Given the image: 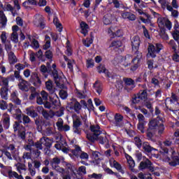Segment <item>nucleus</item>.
Segmentation results:
<instances>
[{
    "label": "nucleus",
    "instance_id": "79ce46f5",
    "mask_svg": "<svg viewBox=\"0 0 179 179\" xmlns=\"http://www.w3.org/2000/svg\"><path fill=\"white\" fill-rule=\"evenodd\" d=\"M66 55H68V57H71V55H72V49L71 48V44L69 43V41H66Z\"/></svg>",
    "mask_w": 179,
    "mask_h": 179
},
{
    "label": "nucleus",
    "instance_id": "473e14b6",
    "mask_svg": "<svg viewBox=\"0 0 179 179\" xmlns=\"http://www.w3.org/2000/svg\"><path fill=\"white\" fill-rule=\"evenodd\" d=\"M51 47V38L48 36L45 37V44L43 46V50H48Z\"/></svg>",
    "mask_w": 179,
    "mask_h": 179
},
{
    "label": "nucleus",
    "instance_id": "4c0bfd02",
    "mask_svg": "<svg viewBox=\"0 0 179 179\" xmlns=\"http://www.w3.org/2000/svg\"><path fill=\"white\" fill-rule=\"evenodd\" d=\"M8 170V176L9 178H16L17 177V173L16 171H12V167L6 168Z\"/></svg>",
    "mask_w": 179,
    "mask_h": 179
},
{
    "label": "nucleus",
    "instance_id": "49530a36",
    "mask_svg": "<svg viewBox=\"0 0 179 179\" xmlns=\"http://www.w3.org/2000/svg\"><path fill=\"white\" fill-rule=\"evenodd\" d=\"M0 38L1 40L2 44L3 43H6V41H8V35H6V31H3L1 32Z\"/></svg>",
    "mask_w": 179,
    "mask_h": 179
},
{
    "label": "nucleus",
    "instance_id": "aec40b11",
    "mask_svg": "<svg viewBox=\"0 0 179 179\" xmlns=\"http://www.w3.org/2000/svg\"><path fill=\"white\" fill-rule=\"evenodd\" d=\"M108 33L113 37H121L122 36V31L120 29H117L116 27H110L108 29Z\"/></svg>",
    "mask_w": 179,
    "mask_h": 179
},
{
    "label": "nucleus",
    "instance_id": "0e129e2a",
    "mask_svg": "<svg viewBox=\"0 0 179 179\" xmlns=\"http://www.w3.org/2000/svg\"><path fill=\"white\" fill-rule=\"evenodd\" d=\"M45 57L48 58V59H52V57H53L52 49L47 50L45 52Z\"/></svg>",
    "mask_w": 179,
    "mask_h": 179
},
{
    "label": "nucleus",
    "instance_id": "ddd939ff",
    "mask_svg": "<svg viewBox=\"0 0 179 179\" xmlns=\"http://www.w3.org/2000/svg\"><path fill=\"white\" fill-rule=\"evenodd\" d=\"M160 120H163L160 117H157L156 119L152 120L148 123V129L150 131H157V128L160 125Z\"/></svg>",
    "mask_w": 179,
    "mask_h": 179
},
{
    "label": "nucleus",
    "instance_id": "f257e3e1",
    "mask_svg": "<svg viewBox=\"0 0 179 179\" xmlns=\"http://www.w3.org/2000/svg\"><path fill=\"white\" fill-rule=\"evenodd\" d=\"M143 149L144 152H147L148 153H150V152L154 150L155 153L152 154V157H155V159H163L164 162H169L170 166H172L173 167H176V166H178L179 164L178 157H173L174 155H176L175 150H172L171 151L172 155V161H170V157H169V150L167 149H163L162 151L160 152V154H159V151L150 147V145L148 142H144L143 143Z\"/></svg>",
    "mask_w": 179,
    "mask_h": 179
},
{
    "label": "nucleus",
    "instance_id": "c03bdc74",
    "mask_svg": "<svg viewBox=\"0 0 179 179\" xmlns=\"http://www.w3.org/2000/svg\"><path fill=\"white\" fill-rule=\"evenodd\" d=\"M3 44H4L5 50L7 51L8 54V52H12V44L10 41H7L6 43H3Z\"/></svg>",
    "mask_w": 179,
    "mask_h": 179
},
{
    "label": "nucleus",
    "instance_id": "e433bc0d",
    "mask_svg": "<svg viewBox=\"0 0 179 179\" xmlns=\"http://www.w3.org/2000/svg\"><path fill=\"white\" fill-rule=\"evenodd\" d=\"M99 73H105L108 76V78H110V73L107 69H106V67L103 65H100L97 68Z\"/></svg>",
    "mask_w": 179,
    "mask_h": 179
},
{
    "label": "nucleus",
    "instance_id": "e2e57ef3",
    "mask_svg": "<svg viewBox=\"0 0 179 179\" xmlns=\"http://www.w3.org/2000/svg\"><path fill=\"white\" fill-rule=\"evenodd\" d=\"M59 96L61 97V99H62V100H65V99L68 97V92H66V91L64 90H62L59 92Z\"/></svg>",
    "mask_w": 179,
    "mask_h": 179
},
{
    "label": "nucleus",
    "instance_id": "423d86ee",
    "mask_svg": "<svg viewBox=\"0 0 179 179\" xmlns=\"http://www.w3.org/2000/svg\"><path fill=\"white\" fill-rule=\"evenodd\" d=\"M161 50H163V45H162L161 43L150 45L148 47V53L147 55V57H151V58H155L156 57V54H159Z\"/></svg>",
    "mask_w": 179,
    "mask_h": 179
},
{
    "label": "nucleus",
    "instance_id": "6e6552de",
    "mask_svg": "<svg viewBox=\"0 0 179 179\" xmlns=\"http://www.w3.org/2000/svg\"><path fill=\"white\" fill-rule=\"evenodd\" d=\"M12 33L10 36V40L14 44H17L19 43V34H17V31H19V27L17 25H14L12 27Z\"/></svg>",
    "mask_w": 179,
    "mask_h": 179
},
{
    "label": "nucleus",
    "instance_id": "393cba45",
    "mask_svg": "<svg viewBox=\"0 0 179 179\" xmlns=\"http://www.w3.org/2000/svg\"><path fill=\"white\" fill-rule=\"evenodd\" d=\"M15 167L17 169V171H18L20 174H23V173H26V171H27V168L24 164L17 163L15 164Z\"/></svg>",
    "mask_w": 179,
    "mask_h": 179
},
{
    "label": "nucleus",
    "instance_id": "6e6d98bb",
    "mask_svg": "<svg viewBox=\"0 0 179 179\" xmlns=\"http://www.w3.org/2000/svg\"><path fill=\"white\" fill-rule=\"evenodd\" d=\"M171 103H176V108H179V103L177 102V96L174 93H171V97L170 99Z\"/></svg>",
    "mask_w": 179,
    "mask_h": 179
},
{
    "label": "nucleus",
    "instance_id": "de8ad7c7",
    "mask_svg": "<svg viewBox=\"0 0 179 179\" xmlns=\"http://www.w3.org/2000/svg\"><path fill=\"white\" fill-rule=\"evenodd\" d=\"M94 87L96 90V92L100 94L101 93V91L103 90L101 88V86L100 85V82L96 81L94 84Z\"/></svg>",
    "mask_w": 179,
    "mask_h": 179
},
{
    "label": "nucleus",
    "instance_id": "f704fd0d",
    "mask_svg": "<svg viewBox=\"0 0 179 179\" xmlns=\"http://www.w3.org/2000/svg\"><path fill=\"white\" fill-rule=\"evenodd\" d=\"M59 163H61V159L58 157L53 158L50 162L51 166L55 170H57V166H58Z\"/></svg>",
    "mask_w": 179,
    "mask_h": 179
},
{
    "label": "nucleus",
    "instance_id": "6ab92c4d",
    "mask_svg": "<svg viewBox=\"0 0 179 179\" xmlns=\"http://www.w3.org/2000/svg\"><path fill=\"white\" fill-rule=\"evenodd\" d=\"M109 164L110 167H114V169H116L117 171H120V173H124V171L122 170V166H121V164L118 163L114 158H110L109 160Z\"/></svg>",
    "mask_w": 179,
    "mask_h": 179
},
{
    "label": "nucleus",
    "instance_id": "cd10ccee",
    "mask_svg": "<svg viewBox=\"0 0 179 179\" xmlns=\"http://www.w3.org/2000/svg\"><path fill=\"white\" fill-rule=\"evenodd\" d=\"M3 127L4 128H6V129H8V128H9V126L10 125V117L8 114H4L3 116Z\"/></svg>",
    "mask_w": 179,
    "mask_h": 179
},
{
    "label": "nucleus",
    "instance_id": "dca6fc26",
    "mask_svg": "<svg viewBox=\"0 0 179 179\" xmlns=\"http://www.w3.org/2000/svg\"><path fill=\"white\" fill-rule=\"evenodd\" d=\"M145 169H149L150 171H155V168L152 166V162L149 159L140 163L139 170H145Z\"/></svg>",
    "mask_w": 179,
    "mask_h": 179
},
{
    "label": "nucleus",
    "instance_id": "ea45409f",
    "mask_svg": "<svg viewBox=\"0 0 179 179\" xmlns=\"http://www.w3.org/2000/svg\"><path fill=\"white\" fill-rule=\"evenodd\" d=\"M48 114H49V118H54V117H62V115H64V112L57 111L56 113H54V111L50 110L48 112Z\"/></svg>",
    "mask_w": 179,
    "mask_h": 179
},
{
    "label": "nucleus",
    "instance_id": "39448f33",
    "mask_svg": "<svg viewBox=\"0 0 179 179\" xmlns=\"http://www.w3.org/2000/svg\"><path fill=\"white\" fill-rule=\"evenodd\" d=\"M152 13L155 16V17H158L157 23L160 29H164V27H166L168 30H171V22L169 20V19L163 17H159V13L153 11L151 10Z\"/></svg>",
    "mask_w": 179,
    "mask_h": 179
},
{
    "label": "nucleus",
    "instance_id": "c9c22d12",
    "mask_svg": "<svg viewBox=\"0 0 179 179\" xmlns=\"http://www.w3.org/2000/svg\"><path fill=\"white\" fill-rule=\"evenodd\" d=\"M64 60L67 62V66L70 71L73 70V65H75V60H69L66 56L64 55Z\"/></svg>",
    "mask_w": 179,
    "mask_h": 179
},
{
    "label": "nucleus",
    "instance_id": "37998d69",
    "mask_svg": "<svg viewBox=\"0 0 179 179\" xmlns=\"http://www.w3.org/2000/svg\"><path fill=\"white\" fill-rule=\"evenodd\" d=\"M29 5H37L36 0H27L22 3V6L24 8H29Z\"/></svg>",
    "mask_w": 179,
    "mask_h": 179
},
{
    "label": "nucleus",
    "instance_id": "603ef678",
    "mask_svg": "<svg viewBox=\"0 0 179 179\" xmlns=\"http://www.w3.org/2000/svg\"><path fill=\"white\" fill-rule=\"evenodd\" d=\"M86 66L87 68H93L94 66V60L91 58H88L86 60Z\"/></svg>",
    "mask_w": 179,
    "mask_h": 179
},
{
    "label": "nucleus",
    "instance_id": "a878e982",
    "mask_svg": "<svg viewBox=\"0 0 179 179\" xmlns=\"http://www.w3.org/2000/svg\"><path fill=\"white\" fill-rule=\"evenodd\" d=\"M125 157L127 160L129 167L131 171H134V167H135V161L129 155H125Z\"/></svg>",
    "mask_w": 179,
    "mask_h": 179
},
{
    "label": "nucleus",
    "instance_id": "9b49d317",
    "mask_svg": "<svg viewBox=\"0 0 179 179\" xmlns=\"http://www.w3.org/2000/svg\"><path fill=\"white\" fill-rule=\"evenodd\" d=\"M73 129L75 134H80L78 128L82 125V118L79 117L78 115H73Z\"/></svg>",
    "mask_w": 179,
    "mask_h": 179
},
{
    "label": "nucleus",
    "instance_id": "09e8293b",
    "mask_svg": "<svg viewBox=\"0 0 179 179\" xmlns=\"http://www.w3.org/2000/svg\"><path fill=\"white\" fill-rule=\"evenodd\" d=\"M157 129L159 135H162V134L164 132V124H163V120H159V126H158Z\"/></svg>",
    "mask_w": 179,
    "mask_h": 179
},
{
    "label": "nucleus",
    "instance_id": "72a5a7b5",
    "mask_svg": "<svg viewBox=\"0 0 179 179\" xmlns=\"http://www.w3.org/2000/svg\"><path fill=\"white\" fill-rule=\"evenodd\" d=\"M137 96L140 100H142L143 101H146L148 100V92H146V90L141 91Z\"/></svg>",
    "mask_w": 179,
    "mask_h": 179
},
{
    "label": "nucleus",
    "instance_id": "680f3d73",
    "mask_svg": "<svg viewBox=\"0 0 179 179\" xmlns=\"http://www.w3.org/2000/svg\"><path fill=\"white\" fill-rule=\"evenodd\" d=\"M83 43L85 47H90V45L93 43V39L87 38L86 40H83Z\"/></svg>",
    "mask_w": 179,
    "mask_h": 179
},
{
    "label": "nucleus",
    "instance_id": "774afa93",
    "mask_svg": "<svg viewBox=\"0 0 179 179\" xmlns=\"http://www.w3.org/2000/svg\"><path fill=\"white\" fill-rule=\"evenodd\" d=\"M41 97L44 100V101H47L48 100V93L45 91H42L41 92Z\"/></svg>",
    "mask_w": 179,
    "mask_h": 179
},
{
    "label": "nucleus",
    "instance_id": "4d7b16f0",
    "mask_svg": "<svg viewBox=\"0 0 179 179\" xmlns=\"http://www.w3.org/2000/svg\"><path fill=\"white\" fill-rule=\"evenodd\" d=\"M124 82L127 86H134L135 82L131 78H124Z\"/></svg>",
    "mask_w": 179,
    "mask_h": 179
},
{
    "label": "nucleus",
    "instance_id": "7ed1b4c3",
    "mask_svg": "<svg viewBox=\"0 0 179 179\" xmlns=\"http://www.w3.org/2000/svg\"><path fill=\"white\" fill-rule=\"evenodd\" d=\"M91 134H87V138L91 142H94V141H99V143L101 145H104V143H107L108 141L107 140V138L103 137L101 135V130L100 129V127L99 126H94L92 125L90 127Z\"/></svg>",
    "mask_w": 179,
    "mask_h": 179
},
{
    "label": "nucleus",
    "instance_id": "3c124183",
    "mask_svg": "<svg viewBox=\"0 0 179 179\" xmlns=\"http://www.w3.org/2000/svg\"><path fill=\"white\" fill-rule=\"evenodd\" d=\"M148 124V122H138V129L141 131L142 134H145V125Z\"/></svg>",
    "mask_w": 179,
    "mask_h": 179
},
{
    "label": "nucleus",
    "instance_id": "bb28decb",
    "mask_svg": "<svg viewBox=\"0 0 179 179\" xmlns=\"http://www.w3.org/2000/svg\"><path fill=\"white\" fill-rule=\"evenodd\" d=\"M9 92V90L8 89V87H3L0 90V96L1 99H3L4 100H8V93Z\"/></svg>",
    "mask_w": 179,
    "mask_h": 179
},
{
    "label": "nucleus",
    "instance_id": "13d9d810",
    "mask_svg": "<svg viewBox=\"0 0 179 179\" xmlns=\"http://www.w3.org/2000/svg\"><path fill=\"white\" fill-rule=\"evenodd\" d=\"M134 143L140 149V148H142V140L139 138V137H135L134 138Z\"/></svg>",
    "mask_w": 179,
    "mask_h": 179
},
{
    "label": "nucleus",
    "instance_id": "4468645a",
    "mask_svg": "<svg viewBox=\"0 0 179 179\" xmlns=\"http://www.w3.org/2000/svg\"><path fill=\"white\" fill-rule=\"evenodd\" d=\"M49 99L52 103V108H57L61 106V102H59V98L57 94H50Z\"/></svg>",
    "mask_w": 179,
    "mask_h": 179
},
{
    "label": "nucleus",
    "instance_id": "4be33fe9",
    "mask_svg": "<svg viewBox=\"0 0 179 179\" xmlns=\"http://www.w3.org/2000/svg\"><path fill=\"white\" fill-rule=\"evenodd\" d=\"M8 23V18L3 13V11L0 10V29H5L6 24Z\"/></svg>",
    "mask_w": 179,
    "mask_h": 179
},
{
    "label": "nucleus",
    "instance_id": "8fccbe9b",
    "mask_svg": "<svg viewBox=\"0 0 179 179\" xmlns=\"http://www.w3.org/2000/svg\"><path fill=\"white\" fill-rule=\"evenodd\" d=\"M110 47H114V48H120V47H122V42L120 41H113Z\"/></svg>",
    "mask_w": 179,
    "mask_h": 179
},
{
    "label": "nucleus",
    "instance_id": "bf43d9fd",
    "mask_svg": "<svg viewBox=\"0 0 179 179\" xmlns=\"http://www.w3.org/2000/svg\"><path fill=\"white\" fill-rule=\"evenodd\" d=\"M155 132L156 131L150 130V129H148L147 131V137L148 138V139H152L153 136H155Z\"/></svg>",
    "mask_w": 179,
    "mask_h": 179
},
{
    "label": "nucleus",
    "instance_id": "2eb2a0df",
    "mask_svg": "<svg viewBox=\"0 0 179 179\" xmlns=\"http://www.w3.org/2000/svg\"><path fill=\"white\" fill-rule=\"evenodd\" d=\"M73 154L74 156L80 155V158L83 160H87V159H89V155L85 152H83L80 147L76 148V149L73 151Z\"/></svg>",
    "mask_w": 179,
    "mask_h": 179
},
{
    "label": "nucleus",
    "instance_id": "a211bd4d",
    "mask_svg": "<svg viewBox=\"0 0 179 179\" xmlns=\"http://www.w3.org/2000/svg\"><path fill=\"white\" fill-rule=\"evenodd\" d=\"M139 45H141V39L139 36H136L131 39V47L134 51H138L139 50Z\"/></svg>",
    "mask_w": 179,
    "mask_h": 179
},
{
    "label": "nucleus",
    "instance_id": "b1692460",
    "mask_svg": "<svg viewBox=\"0 0 179 179\" xmlns=\"http://www.w3.org/2000/svg\"><path fill=\"white\" fill-rule=\"evenodd\" d=\"M45 87L49 91L50 94H55V88H54V85L52 81L48 80L45 82Z\"/></svg>",
    "mask_w": 179,
    "mask_h": 179
},
{
    "label": "nucleus",
    "instance_id": "f03ea898",
    "mask_svg": "<svg viewBox=\"0 0 179 179\" xmlns=\"http://www.w3.org/2000/svg\"><path fill=\"white\" fill-rule=\"evenodd\" d=\"M142 59V53L137 52V56L135 58H132L131 55H127L124 57L122 56H119L116 57L113 61L114 65H120V66H129L131 64H134V66H131V71H136L139 65L141 64V61Z\"/></svg>",
    "mask_w": 179,
    "mask_h": 179
},
{
    "label": "nucleus",
    "instance_id": "5fc2aeb1",
    "mask_svg": "<svg viewBox=\"0 0 179 179\" xmlns=\"http://www.w3.org/2000/svg\"><path fill=\"white\" fill-rule=\"evenodd\" d=\"M31 78L34 79L35 82H36V83L41 85V80H40V78H38V75L37 74V73H32Z\"/></svg>",
    "mask_w": 179,
    "mask_h": 179
},
{
    "label": "nucleus",
    "instance_id": "864d4df0",
    "mask_svg": "<svg viewBox=\"0 0 179 179\" xmlns=\"http://www.w3.org/2000/svg\"><path fill=\"white\" fill-rule=\"evenodd\" d=\"M81 108L82 106L78 101L74 102L73 110L76 111V113H78V114H79V111H80Z\"/></svg>",
    "mask_w": 179,
    "mask_h": 179
},
{
    "label": "nucleus",
    "instance_id": "412c9836",
    "mask_svg": "<svg viewBox=\"0 0 179 179\" xmlns=\"http://www.w3.org/2000/svg\"><path fill=\"white\" fill-rule=\"evenodd\" d=\"M171 47H172V50L174 51L175 54L173 56V59L175 62H179V55L177 54V45H176V42L171 40L169 42Z\"/></svg>",
    "mask_w": 179,
    "mask_h": 179
},
{
    "label": "nucleus",
    "instance_id": "5701e85b",
    "mask_svg": "<svg viewBox=\"0 0 179 179\" xmlns=\"http://www.w3.org/2000/svg\"><path fill=\"white\" fill-rule=\"evenodd\" d=\"M17 96V91L13 92L10 94V101H13V103H15V104H17V106H20V104H22V101L19 99Z\"/></svg>",
    "mask_w": 179,
    "mask_h": 179
},
{
    "label": "nucleus",
    "instance_id": "2f4dec72",
    "mask_svg": "<svg viewBox=\"0 0 179 179\" xmlns=\"http://www.w3.org/2000/svg\"><path fill=\"white\" fill-rule=\"evenodd\" d=\"M80 27L81 29L80 33L82 34H84L85 36H86V34H87V29H89V25H87V24H86V22H82L80 24Z\"/></svg>",
    "mask_w": 179,
    "mask_h": 179
},
{
    "label": "nucleus",
    "instance_id": "f8f14e48",
    "mask_svg": "<svg viewBox=\"0 0 179 179\" xmlns=\"http://www.w3.org/2000/svg\"><path fill=\"white\" fill-rule=\"evenodd\" d=\"M134 10H136V12H138V15H143V16H145V17L147 18V19H145L142 16H141L139 17L140 20H141V22H143V23H148V22H149L150 15H149V14L144 12L143 10L138 8V6H136V4H134Z\"/></svg>",
    "mask_w": 179,
    "mask_h": 179
},
{
    "label": "nucleus",
    "instance_id": "0eeeda50",
    "mask_svg": "<svg viewBox=\"0 0 179 179\" xmlns=\"http://www.w3.org/2000/svg\"><path fill=\"white\" fill-rule=\"evenodd\" d=\"M67 167H69V169H71V171L72 172L71 176H73L74 178L82 179V176L86 174V166H80L78 168V170L77 171V174H78V176H80V177H78V175L75 173L73 169H72V165L68 164Z\"/></svg>",
    "mask_w": 179,
    "mask_h": 179
},
{
    "label": "nucleus",
    "instance_id": "7c9ffc66",
    "mask_svg": "<svg viewBox=\"0 0 179 179\" xmlns=\"http://www.w3.org/2000/svg\"><path fill=\"white\" fill-rule=\"evenodd\" d=\"M53 23L56 26V29L61 33L62 31V24L59 22V20L58 19L57 17H54L53 18Z\"/></svg>",
    "mask_w": 179,
    "mask_h": 179
},
{
    "label": "nucleus",
    "instance_id": "a18cd8bd",
    "mask_svg": "<svg viewBox=\"0 0 179 179\" xmlns=\"http://www.w3.org/2000/svg\"><path fill=\"white\" fill-rule=\"evenodd\" d=\"M8 85H9L8 78H5L0 76V86H5L6 87H8Z\"/></svg>",
    "mask_w": 179,
    "mask_h": 179
},
{
    "label": "nucleus",
    "instance_id": "a19ab883",
    "mask_svg": "<svg viewBox=\"0 0 179 179\" xmlns=\"http://www.w3.org/2000/svg\"><path fill=\"white\" fill-rule=\"evenodd\" d=\"M26 114H27V115H29L30 117H36V115H37V114H36V111H34V107L33 106H31L26 109Z\"/></svg>",
    "mask_w": 179,
    "mask_h": 179
},
{
    "label": "nucleus",
    "instance_id": "c85d7f7f",
    "mask_svg": "<svg viewBox=\"0 0 179 179\" xmlns=\"http://www.w3.org/2000/svg\"><path fill=\"white\" fill-rule=\"evenodd\" d=\"M8 61L10 65H13L16 64V62H17V58L16 57V55H15V53H13V52H8Z\"/></svg>",
    "mask_w": 179,
    "mask_h": 179
},
{
    "label": "nucleus",
    "instance_id": "c756f323",
    "mask_svg": "<svg viewBox=\"0 0 179 179\" xmlns=\"http://www.w3.org/2000/svg\"><path fill=\"white\" fill-rule=\"evenodd\" d=\"M41 143H42V145H43L44 146H46V148H51V145H52V141L48 138L43 137L41 138Z\"/></svg>",
    "mask_w": 179,
    "mask_h": 179
},
{
    "label": "nucleus",
    "instance_id": "69168bd1",
    "mask_svg": "<svg viewBox=\"0 0 179 179\" xmlns=\"http://www.w3.org/2000/svg\"><path fill=\"white\" fill-rule=\"evenodd\" d=\"M89 178H95V179H101V177H103V175L101 173H92L91 175L88 176Z\"/></svg>",
    "mask_w": 179,
    "mask_h": 179
},
{
    "label": "nucleus",
    "instance_id": "20e7f679",
    "mask_svg": "<svg viewBox=\"0 0 179 179\" xmlns=\"http://www.w3.org/2000/svg\"><path fill=\"white\" fill-rule=\"evenodd\" d=\"M52 68L53 69V78L55 79L57 87L62 89V87H64V83L66 82V78H65V76H64V73H62V71H57V65H55V64H52Z\"/></svg>",
    "mask_w": 179,
    "mask_h": 179
},
{
    "label": "nucleus",
    "instance_id": "052dcab7",
    "mask_svg": "<svg viewBox=\"0 0 179 179\" xmlns=\"http://www.w3.org/2000/svg\"><path fill=\"white\" fill-rule=\"evenodd\" d=\"M145 107L148 108L150 111V113L153 112V108L152 106V103H150V100L147 99L145 103Z\"/></svg>",
    "mask_w": 179,
    "mask_h": 179
},
{
    "label": "nucleus",
    "instance_id": "f3484780",
    "mask_svg": "<svg viewBox=\"0 0 179 179\" xmlns=\"http://www.w3.org/2000/svg\"><path fill=\"white\" fill-rule=\"evenodd\" d=\"M19 89L22 92H28L30 89V83L24 80H20L18 84Z\"/></svg>",
    "mask_w": 179,
    "mask_h": 179
},
{
    "label": "nucleus",
    "instance_id": "9d476101",
    "mask_svg": "<svg viewBox=\"0 0 179 179\" xmlns=\"http://www.w3.org/2000/svg\"><path fill=\"white\" fill-rule=\"evenodd\" d=\"M8 111L9 113H11V114H14V117L16 120H20L22 118V110L19 108L16 109L13 104H8Z\"/></svg>",
    "mask_w": 179,
    "mask_h": 179
},
{
    "label": "nucleus",
    "instance_id": "338daca9",
    "mask_svg": "<svg viewBox=\"0 0 179 179\" xmlns=\"http://www.w3.org/2000/svg\"><path fill=\"white\" fill-rule=\"evenodd\" d=\"M15 68L16 69L17 71H23V69L26 68V65L18 63L15 65Z\"/></svg>",
    "mask_w": 179,
    "mask_h": 179
},
{
    "label": "nucleus",
    "instance_id": "58836bf2",
    "mask_svg": "<svg viewBox=\"0 0 179 179\" xmlns=\"http://www.w3.org/2000/svg\"><path fill=\"white\" fill-rule=\"evenodd\" d=\"M113 20V16L111 15H106L103 17V24L106 26L108 24H111V22Z\"/></svg>",
    "mask_w": 179,
    "mask_h": 179
},
{
    "label": "nucleus",
    "instance_id": "1a4fd4ad",
    "mask_svg": "<svg viewBox=\"0 0 179 179\" xmlns=\"http://www.w3.org/2000/svg\"><path fill=\"white\" fill-rule=\"evenodd\" d=\"M34 24L36 27H39L40 29H44V27H45V23L44 22V17H43V15L40 14L35 15Z\"/></svg>",
    "mask_w": 179,
    "mask_h": 179
}]
</instances>
